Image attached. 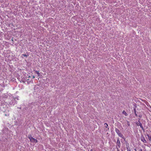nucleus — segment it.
<instances>
[{
    "mask_svg": "<svg viewBox=\"0 0 151 151\" xmlns=\"http://www.w3.org/2000/svg\"><path fill=\"white\" fill-rule=\"evenodd\" d=\"M115 131H116V132L117 133V134H118L119 137H122L123 136V135L121 133L120 131H119V129L116 128L115 129Z\"/></svg>",
    "mask_w": 151,
    "mask_h": 151,
    "instance_id": "f257e3e1",
    "label": "nucleus"
},
{
    "mask_svg": "<svg viewBox=\"0 0 151 151\" xmlns=\"http://www.w3.org/2000/svg\"><path fill=\"white\" fill-rule=\"evenodd\" d=\"M138 122H137L136 124H137V125L138 126H139L140 127L142 128V129L143 130H144V128L142 126V123H141V122H140V121H139V120H138Z\"/></svg>",
    "mask_w": 151,
    "mask_h": 151,
    "instance_id": "f03ea898",
    "label": "nucleus"
},
{
    "mask_svg": "<svg viewBox=\"0 0 151 151\" xmlns=\"http://www.w3.org/2000/svg\"><path fill=\"white\" fill-rule=\"evenodd\" d=\"M117 146L116 147L118 149V148H120L121 146V144L120 142V140L119 139L117 140Z\"/></svg>",
    "mask_w": 151,
    "mask_h": 151,
    "instance_id": "7ed1b4c3",
    "label": "nucleus"
},
{
    "mask_svg": "<svg viewBox=\"0 0 151 151\" xmlns=\"http://www.w3.org/2000/svg\"><path fill=\"white\" fill-rule=\"evenodd\" d=\"M126 146L127 149V151H130L131 149L130 147L129 144L128 142H126Z\"/></svg>",
    "mask_w": 151,
    "mask_h": 151,
    "instance_id": "20e7f679",
    "label": "nucleus"
},
{
    "mask_svg": "<svg viewBox=\"0 0 151 151\" xmlns=\"http://www.w3.org/2000/svg\"><path fill=\"white\" fill-rule=\"evenodd\" d=\"M141 140L144 143H146L147 142L146 141L144 137H141Z\"/></svg>",
    "mask_w": 151,
    "mask_h": 151,
    "instance_id": "39448f33",
    "label": "nucleus"
},
{
    "mask_svg": "<svg viewBox=\"0 0 151 151\" xmlns=\"http://www.w3.org/2000/svg\"><path fill=\"white\" fill-rule=\"evenodd\" d=\"M28 138L29 139L30 141L32 142V141L33 139L34 138L32 137L31 135H29Z\"/></svg>",
    "mask_w": 151,
    "mask_h": 151,
    "instance_id": "423d86ee",
    "label": "nucleus"
},
{
    "mask_svg": "<svg viewBox=\"0 0 151 151\" xmlns=\"http://www.w3.org/2000/svg\"><path fill=\"white\" fill-rule=\"evenodd\" d=\"M37 140L34 138L33 139L32 141V142L34 143H37Z\"/></svg>",
    "mask_w": 151,
    "mask_h": 151,
    "instance_id": "0eeeda50",
    "label": "nucleus"
},
{
    "mask_svg": "<svg viewBox=\"0 0 151 151\" xmlns=\"http://www.w3.org/2000/svg\"><path fill=\"white\" fill-rule=\"evenodd\" d=\"M123 114H124L126 116H127V114L125 111H123L122 112Z\"/></svg>",
    "mask_w": 151,
    "mask_h": 151,
    "instance_id": "6e6552de",
    "label": "nucleus"
},
{
    "mask_svg": "<svg viewBox=\"0 0 151 151\" xmlns=\"http://www.w3.org/2000/svg\"><path fill=\"white\" fill-rule=\"evenodd\" d=\"M104 127L106 128H107L108 126V125L106 123H105L104 124Z\"/></svg>",
    "mask_w": 151,
    "mask_h": 151,
    "instance_id": "1a4fd4ad",
    "label": "nucleus"
},
{
    "mask_svg": "<svg viewBox=\"0 0 151 151\" xmlns=\"http://www.w3.org/2000/svg\"><path fill=\"white\" fill-rule=\"evenodd\" d=\"M147 136L148 137V139H149L150 141L151 140V136H149L148 134H147Z\"/></svg>",
    "mask_w": 151,
    "mask_h": 151,
    "instance_id": "9d476101",
    "label": "nucleus"
},
{
    "mask_svg": "<svg viewBox=\"0 0 151 151\" xmlns=\"http://www.w3.org/2000/svg\"><path fill=\"white\" fill-rule=\"evenodd\" d=\"M36 73L38 75V76H39L40 75V73H39V72L36 71Z\"/></svg>",
    "mask_w": 151,
    "mask_h": 151,
    "instance_id": "9b49d317",
    "label": "nucleus"
},
{
    "mask_svg": "<svg viewBox=\"0 0 151 151\" xmlns=\"http://www.w3.org/2000/svg\"><path fill=\"white\" fill-rule=\"evenodd\" d=\"M22 55L24 56V57H27V55H26V54H22Z\"/></svg>",
    "mask_w": 151,
    "mask_h": 151,
    "instance_id": "f8f14e48",
    "label": "nucleus"
},
{
    "mask_svg": "<svg viewBox=\"0 0 151 151\" xmlns=\"http://www.w3.org/2000/svg\"><path fill=\"white\" fill-rule=\"evenodd\" d=\"M134 113H135V115L137 116V114L136 113V110L135 109H134Z\"/></svg>",
    "mask_w": 151,
    "mask_h": 151,
    "instance_id": "ddd939ff",
    "label": "nucleus"
},
{
    "mask_svg": "<svg viewBox=\"0 0 151 151\" xmlns=\"http://www.w3.org/2000/svg\"><path fill=\"white\" fill-rule=\"evenodd\" d=\"M35 78V76H32V78Z\"/></svg>",
    "mask_w": 151,
    "mask_h": 151,
    "instance_id": "4468645a",
    "label": "nucleus"
},
{
    "mask_svg": "<svg viewBox=\"0 0 151 151\" xmlns=\"http://www.w3.org/2000/svg\"><path fill=\"white\" fill-rule=\"evenodd\" d=\"M140 151H143L142 149H140Z\"/></svg>",
    "mask_w": 151,
    "mask_h": 151,
    "instance_id": "2eb2a0df",
    "label": "nucleus"
},
{
    "mask_svg": "<svg viewBox=\"0 0 151 151\" xmlns=\"http://www.w3.org/2000/svg\"><path fill=\"white\" fill-rule=\"evenodd\" d=\"M90 151H93V150L92 149H91V150Z\"/></svg>",
    "mask_w": 151,
    "mask_h": 151,
    "instance_id": "dca6fc26",
    "label": "nucleus"
},
{
    "mask_svg": "<svg viewBox=\"0 0 151 151\" xmlns=\"http://www.w3.org/2000/svg\"><path fill=\"white\" fill-rule=\"evenodd\" d=\"M30 77V76H29V77H29H29Z\"/></svg>",
    "mask_w": 151,
    "mask_h": 151,
    "instance_id": "f3484780",
    "label": "nucleus"
},
{
    "mask_svg": "<svg viewBox=\"0 0 151 151\" xmlns=\"http://www.w3.org/2000/svg\"><path fill=\"white\" fill-rule=\"evenodd\" d=\"M135 151H136V150L135 149Z\"/></svg>",
    "mask_w": 151,
    "mask_h": 151,
    "instance_id": "a211bd4d",
    "label": "nucleus"
}]
</instances>
